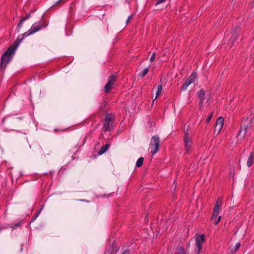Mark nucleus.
I'll return each instance as SVG.
<instances>
[{"label":"nucleus","mask_w":254,"mask_h":254,"mask_svg":"<svg viewBox=\"0 0 254 254\" xmlns=\"http://www.w3.org/2000/svg\"><path fill=\"white\" fill-rule=\"evenodd\" d=\"M48 25V22L41 20L38 22L34 23L31 28L24 33L19 35L13 44L11 45L7 50L1 56L0 59L1 68H4L6 67L7 64L10 62L14 55L16 49L24 38L40 31L42 29L46 28Z\"/></svg>","instance_id":"1"},{"label":"nucleus","mask_w":254,"mask_h":254,"mask_svg":"<svg viewBox=\"0 0 254 254\" xmlns=\"http://www.w3.org/2000/svg\"><path fill=\"white\" fill-rule=\"evenodd\" d=\"M252 122V120H249L248 118L244 120L237 134L238 138L242 139L246 137L251 127Z\"/></svg>","instance_id":"2"},{"label":"nucleus","mask_w":254,"mask_h":254,"mask_svg":"<svg viewBox=\"0 0 254 254\" xmlns=\"http://www.w3.org/2000/svg\"><path fill=\"white\" fill-rule=\"evenodd\" d=\"M159 137L158 135H154L151 137L150 143L149 148L150 149V152L152 154L154 155L156 153L159 148L160 145Z\"/></svg>","instance_id":"3"},{"label":"nucleus","mask_w":254,"mask_h":254,"mask_svg":"<svg viewBox=\"0 0 254 254\" xmlns=\"http://www.w3.org/2000/svg\"><path fill=\"white\" fill-rule=\"evenodd\" d=\"M184 144L186 153H190L192 150V145L191 138L190 137L188 131L185 133L184 137Z\"/></svg>","instance_id":"4"},{"label":"nucleus","mask_w":254,"mask_h":254,"mask_svg":"<svg viewBox=\"0 0 254 254\" xmlns=\"http://www.w3.org/2000/svg\"><path fill=\"white\" fill-rule=\"evenodd\" d=\"M196 78L195 72H192L190 76L186 80L185 83L182 86L181 89L182 91H185L187 87L195 81Z\"/></svg>","instance_id":"5"},{"label":"nucleus","mask_w":254,"mask_h":254,"mask_svg":"<svg viewBox=\"0 0 254 254\" xmlns=\"http://www.w3.org/2000/svg\"><path fill=\"white\" fill-rule=\"evenodd\" d=\"M205 241L204 235H198L196 237L195 239V243H196V248L195 251L197 252V254H199L200 250L202 248V244L203 242Z\"/></svg>","instance_id":"6"},{"label":"nucleus","mask_w":254,"mask_h":254,"mask_svg":"<svg viewBox=\"0 0 254 254\" xmlns=\"http://www.w3.org/2000/svg\"><path fill=\"white\" fill-rule=\"evenodd\" d=\"M224 125V119L222 117H220L217 119L215 123V126L214 128L215 131L219 132L220 130L222 129Z\"/></svg>","instance_id":"7"},{"label":"nucleus","mask_w":254,"mask_h":254,"mask_svg":"<svg viewBox=\"0 0 254 254\" xmlns=\"http://www.w3.org/2000/svg\"><path fill=\"white\" fill-rule=\"evenodd\" d=\"M197 94H198V98H199V105L200 106H201L205 100V90L203 89H201L198 92Z\"/></svg>","instance_id":"8"},{"label":"nucleus","mask_w":254,"mask_h":254,"mask_svg":"<svg viewBox=\"0 0 254 254\" xmlns=\"http://www.w3.org/2000/svg\"><path fill=\"white\" fill-rule=\"evenodd\" d=\"M110 146V144H106L104 145H103L101 149L98 151V154L99 155H101L104 153H105L107 150L109 149V147Z\"/></svg>","instance_id":"9"},{"label":"nucleus","mask_w":254,"mask_h":254,"mask_svg":"<svg viewBox=\"0 0 254 254\" xmlns=\"http://www.w3.org/2000/svg\"><path fill=\"white\" fill-rule=\"evenodd\" d=\"M103 127L106 131H111L113 128V126L111 122H105L103 125Z\"/></svg>","instance_id":"10"},{"label":"nucleus","mask_w":254,"mask_h":254,"mask_svg":"<svg viewBox=\"0 0 254 254\" xmlns=\"http://www.w3.org/2000/svg\"><path fill=\"white\" fill-rule=\"evenodd\" d=\"M254 154L252 152H251L247 161V166L248 167H250L253 165L254 162Z\"/></svg>","instance_id":"11"},{"label":"nucleus","mask_w":254,"mask_h":254,"mask_svg":"<svg viewBox=\"0 0 254 254\" xmlns=\"http://www.w3.org/2000/svg\"><path fill=\"white\" fill-rule=\"evenodd\" d=\"M240 246L241 244L240 243H236L233 248L230 249V253L231 254H235L237 251L240 248Z\"/></svg>","instance_id":"12"},{"label":"nucleus","mask_w":254,"mask_h":254,"mask_svg":"<svg viewBox=\"0 0 254 254\" xmlns=\"http://www.w3.org/2000/svg\"><path fill=\"white\" fill-rule=\"evenodd\" d=\"M117 79V76L115 74L111 75L108 78V82L110 84L114 85Z\"/></svg>","instance_id":"13"},{"label":"nucleus","mask_w":254,"mask_h":254,"mask_svg":"<svg viewBox=\"0 0 254 254\" xmlns=\"http://www.w3.org/2000/svg\"><path fill=\"white\" fill-rule=\"evenodd\" d=\"M23 220L18 221L17 222H14L11 224L10 227L12 229V230L16 229L17 228L20 227L21 226V224Z\"/></svg>","instance_id":"14"},{"label":"nucleus","mask_w":254,"mask_h":254,"mask_svg":"<svg viewBox=\"0 0 254 254\" xmlns=\"http://www.w3.org/2000/svg\"><path fill=\"white\" fill-rule=\"evenodd\" d=\"M26 20V18H21L20 20L19 21V23H18L17 27H16V30L17 32H19L22 26L23 22L24 21Z\"/></svg>","instance_id":"15"},{"label":"nucleus","mask_w":254,"mask_h":254,"mask_svg":"<svg viewBox=\"0 0 254 254\" xmlns=\"http://www.w3.org/2000/svg\"><path fill=\"white\" fill-rule=\"evenodd\" d=\"M113 85L110 84L108 82L106 83L104 89L106 93H108L110 92L111 89H112Z\"/></svg>","instance_id":"16"},{"label":"nucleus","mask_w":254,"mask_h":254,"mask_svg":"<svg viewBox=\"0 0 254 254\" xmlns=\"http://www.w3.org/2000/svg\"><path fill=\"white\" fill-rule=\"evenodd\" d=\"M238 34L236 33V30L233 31L232 37L230 39V41L234 42L236 39H238Z\"/></svg>","instance_id":"17"},{"label":"nucleus","mask_w":254,"mask_h":254,"mask_svg":"<svg viewBox=\"0 0 254 254\" xmlns=\"http://www.w3.org/2000/svg\"><path fill=\"white\" fill-rule=\"evenodd\" d=\"M144 158L143 157H140L138 159L136 163V166L137 167H140L143 162Z\"/></svg>","instance_id":"18"},{"label":"nucleus","mask_w":254,"mask_h":254,"mask_svg":"<svg viewBox=\"0 0 254 254\" xmlns=\"http://www.w3.org/2000/svg\"><path fill=\"white\" fill-rule=\"evenodd\" d=\"M162 90V85H158V87H157V91L156 92V95L155 98H154V100L152 102V103H153L154 100L157 98L158 96L160 94Z\"/></svg>","instance_id":"19"},{"label":"nucleus","mask_w":254,"mask_h":254,"mask_svg":"<svg viewBox=\"0 0 254 254\" xmlns=\"http://www.w3.org/2000/svg\"><path fill=\"white\" fill-rule=\"evenodd\" d=\"M177 254H186L185 249L183 247H180L177 250Z\"/></svg>","instance_id":"20"},{"label":"nucleus","mask_w":254,"mask_h":254,"mask_svg":"<svg viewBox=\"0 0 254 254\" xmlns=\"http://www.w3.org/2000/svg\"><path fill=\"white\" fill-rule=\"evenodd\" d=\"M148 71V68H144L141 72H140L139 73V76L141 78L143 77L147 73Z\"/></svg>","instance_id":"21"},{"label":"nucleus","mask_w":254,"mask_h":254,"mask_svg":"<svg viewBox=\"0 0 254 254\" xmlns=\"http://www.w3.org/2000/svg\"><path fill=\"white\" fill-rule=\"evenodd\" d=\"M113 119V116L111 114H107L106 119L105 120V122H111Z\"/></svg>","instance_id":"22"},{"label":"nucleus","mask_w":254,"mask_h":254,"mask_svg":"<svg viewBox=\"0 0 254 254\" xmlns=\"http://www.w3.org/2000/svg\"><path fill=\"white\" fill-rule=\"evenodd\" d=\"M40 212H41V210H38L35 214L33 216V217L32 218L31 221H30V223H32L34 221H35L36 220V219H37V218L38 217V216L39 215L40 213Z\"/></svg>","instance_id":"23"},{"label":"nucleus","mask_w":254,"mask_h":254,"mask_svg":"<svg viewBox=\"0 0 254 254\" xmlns=\"http://www.w3.org/2000/svg\"><path fill=\"white\" fill-rule=\"evenodd\" d=\"M219 211H216V210L213 211V215L212 216V220H214V219H216V218L217 217L218 215L219 214Z\"/></svg>","instance_id":"24"},{"label":"nucleus","mask_w":254,"mask_h":254,"mask_svg":"<svg viewBox=\"0 0 254 254\" xmlns=\"http://www.w3.org/2000/svg\"><path fill=\"white\" fill-rule=\"evenodd\" d=\"M212 114H213V113H211L209 115H208L207 117V119H206V123H209L212 118Z\"/></svg>","instance_id":"25"},{"label":"nucleus","mask_w":254,"mask_h":254,"mask_svg":"<svg viewBox=\"0 0 254 254\" xmlns=\"http://www.w3.org/2000/svg\"><path fill=\"white\" fill-rule=\"evenodd\" d=\"M219 203L218 201H217L215 203V206H214V210H216V211H219Z\"/></svg>","instance_id":"26"},{"label":"nucleus","mask_w":254,"mask_h":254,"mask_svg":"<svg viewBox=\"0 0 254 254\" xmlns=\"http://www.w3.org/2000/svg\"><path fill=\"white\" fill-rule=\"evenodd\" d=\"M155 57H156V55H155V53H153L150 58V62H153L154 60H155Z\"/></svg>","instance_id":"27"},{"label":"nucleus","mask_w":254,"mask_h":254,"mask_svg":"<svg viewBox=\"0 0 254 254\" xmlns=\"http://www.w3.org/2000/svg\"><path fill=\"white\" fill-rule=\"evenodd\" d=\"M65 3V1L64 0H59L56 2L55 5H57L60 3L64 4Z\"/></svg>","instance_id":"28"},{"label":"nucleus","mask_w":254,"mask_h":254,"mask_svg":"<svg viewBox=\"0 0 254 254\" xmlns=\"http://www.w3.org/2000/svg\"><path fill=\"white\" fill-rule=\"evenodd\" d=\"M166 0H157L156 2V5H158L159 4H160L162 2H164Z\"/></svg>","instance_id":"29"},{"label":"nucleus","mask_w":254,"mask_h":254,"mask_svg":"<svg viewBox=\"0 0 254 254\" xmlns=\"http://www.w3.org/2000/svg\"><path fill=\"white\" fill-rule=\"evenodd\" d=\"M221 218V216L218 217L217 220L214 222L215 225H217L219 222V221H220Z\"/></svg>","instance_id":"30"},{"label":"nucleus","mask_w":254,"mask_h":254,"mask_svg":"<svg viewBox=\"0 0 254 254\" xmlns=\"http://www.w3.org/2000/svg\"><path fill=\"white\" fill-rule=\"evenodd\" d=\"M122 254H129V251L128 249L126 250Z\"/></svg>","instance_id":"31"},{"label":"nucleus","mask_w":254,"mask_h":254,"mask_svg":"<svg viewBox=\"0 0 254 254\" xmlns=\"http://www.w3.org/2000/svg\"><path fill=\"white\" fill-rule=\"evenodd\" d=\"M30 16V14H28L26 17H23L22 18H26V20L27 19L29 16Z\"/></svg>","instance_id":"32"},{"label":"nucleus","mask_w":254,"mask_h":254,"mask_svg":"<svg viewBox=\"0 0 254 254\" xmlns=\"http://www.w3.org/2000/svg\"><path fill=\"white\" fill-rule=\"evenodd\" d=\"M133 18V15H130L128 16V18L129 19V20L131 19H132Z\"/></svg>","instance_id":"33"},{"label":"nucleus","mask_w":254,"mask_h":254,"mask_svg":"<svg viewBox=\"0 0 254 254\" xmlns=\"http://www.w3.org/2000/svg\"><path fill=\"white\" fill-rule=\"evenodd\" d=\"M108 194H100V196H102V197H104L105 196H108Z\"/></svg>","instance_id":"34"},{"label":"nucleus","mask_w":254,"mask_h":254,"mask_svg":"<svg viewBox=\"0 0 254 254\" xmlns=\"http://www.w3.org/2000/svg\"><path fill=\"white\" fill-rule=\"evenodd\" d=\"M85 141H86V139H85V138H84V140H83V144H84V143H85Z\"/></svg>","instance_id":"35"},{"label":"nucleus","mask_w":254,"mask_h":254,"mask_svg":"<svg viewBox=\"0 0 254 254\" xmlns=\"http://www.w3.org/2000/svg\"><path fill=\"white\" fill-rule=\"evenodd\" d=\"M128 21H129V19H127V20L126 23H127L128 22Z\"/></svg>","instance_id":"36"},{"label":"nucleus","mask_w":254,"mask_h":254,"mask_svg":"<svg viewBox=\"0 0 254 254\" xmlns=\"http://www.w3.org/2000/svg\"><path fill=\"white\" fill-rule=\"evenodd\" d=\"M4 120H5V118H3V119H2V123H3V122H4Z\"/></svg>","instance_id":"37"},{"label":"nucleus","mask_w":254,"mask_h":254,"mask_svg":"<svg viewBox=\"0 0 254 254\" xmlns=\"http://www.w3.org/2000/svg\"><path fill=\"white\" fill-rule=\"evenodd\" d=\"M239 163L240 164V160H239Z\"/></svg>","instance_id":"38"}]
</instances>
